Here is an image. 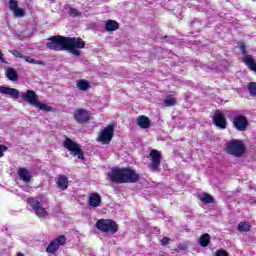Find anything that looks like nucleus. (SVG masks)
I'll return each instance as SVG.
<instances>
[{
    "mask_svg": "<svg viewBox=\"0 0 256 256\" xmlns=\"http://www.w3.org/2000/svg\"><path fill=\"white\" fill-rule=\"evenodd\" d=\"M47 49L52 51H70L75 57H79L81 52L77 49L85 48V41L79 37H65L61 35L48 38Z\"/></svg>",
    "mask_w": 256,
    "mask_h": 256,
    "instance_id": "f257e3e1",
    "label": "nucleus"
},
{
    "mask_svg": "<svg viewBox=\"0 0 256 256\" xmlns=\"http://www.w3.org/2000/svg\"><path fill=\"white\" fill-rule=\"evenodd\" d=\"M108 179L111 183H136L139 181V174L130 168H111L108 172Z\"/></svg>",
    "mask_w": 256,
    "mask_h": 256,
    "instance_id": "f03ea898",
    "label": "nucleus"
},
{
    "mask_svg": "<svg viewBox=\"0 0 256 256\" xmlns=\"http://www.w3.org/2000/svg\"><path fill=\"white\" fill-rule=\"evenodd\" d=\"M95 227L98 231H101V233H111V235H115V233L119 231V225L111 219H99L97 220Z\"/></svg>",
    "mask_w": 256,
    "mask_h": 256,
    "instance_id": "7ed1b4c3",
    "label": "nucleus"
},
{
    "mask_svg": "<svg viewBox=\"0 0 256 256\" xmlns=\"http://www.w3.org/2000/svg\"><path fill=\"white\" fill-rule=\"evenodd\" d=\"M63 147L67 149V151L70 152V155H73L74 157H78V159H85V152H83V149L81 148V145L79 143L73 141L71 138H67L63 142Z\"/></svg>",
    "mask_w": 256,
    "mask_h": 256,
    "instance_id": "20e7f679",
    "label": "nucleus"
},
{
    "mask_svg": "<svg viewBox=\"0 0 256 256\" xmlns=\"http://www.w3.org/2000/svg\"><path fill=\"white\" fill-rule=\"evenodd\" d=\"M226 151L234 157H242L245 153V144L241 140H231L226 144Z\"/></svg>",
    "mask_w": 256,
    "mask_h": 256,
    "instance_id": "39448f33",
    "label": "nucleus"
},
{
    "mask_svg": "<svg viewBox=\"0 0 256 256\" xmlns=\"http://www.w3.org/2000/svg\"><path fill=\"white\" fill-rule=\"evenodd\" d=\"M28 205H30L31 209L34 211L36 217L39 219H47L49 217V212L43 208L41 202H39L36 198H29Z\"/></svg>",
    "mask_w": 256,
    "mask_h": 256,
    "instance_id": "423d86ee",
    "label": "nucleus"
},
{
    "mask_svg": "<svg viewBox=\"0 0 256 256\" xmlns=\"http://www.w3.org/2000/svg\"><path fill=\"white\" fill-rule=\"evenodd\" d=\"M114 133H115V124H109L101 131L97 141L102 145H109V143H111V139H113Z\"/></svg>",
    "mask_w": 256,
    "mask_h": 256,
    "instance_id": "0eeeda50",
    "label": "nucleus"
},
{
    "mask_svg": "<svg viewBox=\"0 0 256 256\" xmlns=\"http://www.w3.org/2000/svg\"><path fill=\"white\" fill-rule=\"evenodd\" d=\"M240 51L244 54V57L242 58L244 65H246L250 71L256 73V61L252 55L247 54V50H245V43H240Z\"/></svg>",
    "mask_w": 256,
    "mask_h": 256,
    "instance_id": "6e6552de",
    "label": "nucleus"
},
{
    "mask_svg": "<svg viewBox=\"0 0 256 256\" xmlns=\"http://www.w3.org/2000/svg\"><path fill=\"white\" fill-rule=\"evenodd\" d=\"M67 243V237L65 235L58 236L54 239L50 245L46 248L47 253H56L59 248Z\"/></svg>",
    "mask_w": 256,
    "mask_h": 256,
    "instance_id": "1a4fd4ad",
    "label": "nucleus"
},
{
    "mask_svg": "<svg viewBox=\"0 0 256 256\" xmlns=\"http://www.w3.org/2000/svg\"><path fill=\"white\" fill-rule=\"evenodd\" d=\"M232 123L233 127L236 128L237 131H247V127H249V121L244 115L234 117Z\"/></svg>",
    "mask_w": 256,
    "mask_h": 256,
    "instance_id": "9d476101",
    "label": "nucleus"
},
{
    "mask_svg": "<svg viewBox=\"0 0 256 256\" xmlns=\"http://www.w3.org/2000/svg\"><path fill=\"white\" fill-rule=\"evenodd\" d=\"M21 98L23 101L29 103V105H32L33 107H35L39 101V96L33 90H27L25 93H22Z\"/></svg>",
    "mask_w": 256,
    "mask_h": 256,
    "instance_id": "9b49d317",
    "label": "nucleus"
},
{
    "mask_svg": "<svg viewBox=\"0 0 256 256\" xmlns=\"http://www.w3.org/2000/svg\"><path fill=\"white\" fill-rule=\"evenodd\" d=\"M213 123L216 127H219V129H227V118H225V115L221 110H217L214 113Z\"/></svg>",
    "mask_w": 256,
    "mask_h": 256,
    "instance_id": "f8f14e48",
    "label": "nucleus"
},
{
    "mask_svg": "<svg viewBox=\"0 0 256 256\" xmlns=\"http://www.w3.org/2000/svg\"><path fill=\"white\" fill-rule=\"evenodd\" d=\"M73 117L77 123H87L91 119V114L85 109H78L74 111Z\"/></svg>",
    "mask_w": 256,
    "mask_h": 256,
    "instance_id": "ddd939ff",
    "label": "nucleus"
},
{
    "mask_svg": "<svg viewBox=\"0 0 256 256\" xmlns=\"http://www.w3.org/2000/svg\"><path fill=\"white\" fill-rule=\"evenodd\" d=\"M9 53L14 55V57H17L18 59H25L26 63H31L32 65H42L45 66V62L41 60H35L29 56L23 55L21 52L18 50H9Z\"/></svg>",
    "mask_w": 256,
    "mask_h": 256,
    "instance_id": "4468645a",
    "label": "nucleus"
},
{
    "mask_svg": "<svg viewBox=\"0 0 256 256\" xmlns=\"http://www.w3.org/2000/svg\"><path fill=\"white\" fill-rule=\"evenodd\" d=\"M151 164L149 165L152 171H159V165H161V153L157 150L150 152Z\"/></svg>",
    "mask_w": 256,
    "mask_h": 256,
    "instance_id": "2eb2a0df",
    "label": "nucleus"
},
{
    "mask_svg": "<svg viewBox=\"0 0 256 256\" xmlns=\"http://www.w3.org/2000/svg\"><path fill=\"white\" fill-rule=\"evenodd\" d=\"M8 7L14 14V17H25V10L23 8H19L18 0H9Z\"/></svg>",
    "mask_w": 256,
    "mask_h": 256,
    "instance_id": "dca6fc26",
    "label": "nucleus"
},
{
    "mask_svg": "<svg viewBox=\"0 0 256 256\" xmlns=\"http://www.w3.org/2000/svg\"><path fill=\"white\" fill-rule=\"evenodd\" d=\"M88 205L93 209H97L101 205V194L94 192L89 195Z\"/></svg>",
    "mask_w": 256,
    "mask_h": 256,
    "instance_id": "f3484780",
    "label": "nucleus"
},
{
    "mask_svg": "<svg viewBox=\"0 0 256 256\" xmlns=\"http://www.w3.org/2000/svg\"><path fill=\"white\" fill-rule=\"evenodd\" d=\"M0 93L2 95H9L12 99H19V90L15 88L0 86Z\"/></svg>",
    "mask_w": 256,
    "mask_h": 256,
    "instance_id": "a211bd4d",
    "label": "nucleus"
},
{
    "mask_svg": "<svg viewBox=\"0 0 256 256\" xmlns=\"http://www.w3.org/2000/svg\"><path fill=\"white\" fill-rule=\"evenodd\" d=\"M17 173L21 181L24 183H31V172H29L27 169L19 168Z\"/></svg>",
    "mask_w": 256,
    "mask_h": 256,
    "instance_id": "6ab92c4d",
    "label": "nucleus"
},
{
    "mask_svg": "<svg viewBox=\"0 0 256 256\" xmlns=\"http://www.w3.org/2000/svg\"><path fill=\"white\" fill-rule=\"evenodd\" d=\"M137 125L141 127V129H149L151 127V121L147 116H138L137 119Z\"/></svg>",
    "mask_w": 256,
    "mask_h": 256,
    "instance_id": "aec40b11",
    "label": "nucleus"
},
{
    "mask_svg": "<svg viewBox=\"0 0 256 256\" xmlns=\"http://www.w3.org/2000/svg\"><path fill=\"white\" fill-rule=\"evenodd\" d=\"M57 185L59 189H61L62 191H65L67 187H69V179H67V176L65 175L59 176L57 180Z\"/></svg>",
    "mask_w": 256,
    "mask_h": 256,
    "instance_id": "412c9836",
    "label": "nucleus"
},
{
    "mask_svg": "<svg viewBox=\"0 0 256 256\" xmlns=\"http://www.w3.org/2000/svg\"><path fill=\"white\" fill-rule=\"evenodd\" d=\"M76 87L79 91H89L91 85L89 84V81L81 79L77 82Z\"/></svg>",
    "mask_w": 256,
    "mask_h": 256,
    "instance_id": "4be33fe9",
    "label": "nucleus"
},
{
    "mask_svg": "<svg viewBox=\"0 0 256 256\" xmlns=\"http://www.w3.org/2000/svg\"><path fill=\"white\" fill-rule=\"evenodd\" d=\"M5 75L10 81H17V79H19V75H17V72L13 68H7Z\"/></svg>",
    "mask_w": 256,
    "mask_h": 256,
    "instance_id": "5701e85b",
    "label": "nucleus"
},
{
    "mask_svg": "<svg viewBox=\"0 0 256 256\" xmlns=\"http://www.w3.org/2000/svg\"><path fill=\"white\" fill-rule=\"evenodd\" d=\"M105 29L108 32H110V31H117V29H119V22H117L115 20H108L106 22Z\"/></svg>",
    "mask_w": 256,
    "mask_h": 256,
    "instance_id": "b1692460",
    "label": "nucleus"
},
{
    "mask_svg": "<svg viewBox=\"0 0 256 256\" xmlns=\"http://www.w3.org/2000/svg\"><path fill=\"white\" fill-rule=\"evenodd\" d=\"M251 230V224L249 222H240L238 224V231L240 233H247V231Z\"/></svg>",
    "mask_w": 256,
    "mask_h": 256,
    "instance_id": "393cba45",
    "label": "nucleus"
},
{
    "mask_svg": "<svg viewBox=\"0 0 256 256\" xmlns=\"http://www.w3.org/2000/svg\"><path fill=\"white\" fill-rule=\"evenodd\" d=\"M34 107H37L38 109H40V111H45L46 113H49V111H52L53 109L51 108V106L39 101L38 103H36V105H34Z\"/></svg>",
    "mask_w": 256,
    "mask_h": 256,
    "instance_id": "a878e982",
    "label": "nucleus"
},
{
    "mask_svg": "<svg viewBox=\"0 0 256 256\" xmlns=\"http://www.w3.org/2000/svg\"><path fill=\"white\" fill-rule=\"evenodd\" d=\"M199 199H200V201H202V203H213V196H211L208 193L200 194Z\"/></svg>",
    "mask_w": 256,
    "mask_h": 256,
    "instance_id": "bb28decb",
    "label": "nucleus"
},
{
    "mask_svg": "<svg viewBox=\"0 0 256 256\" xmlns=\"http://www.w3.org/2000/svg\"><path fill=\"white\" fill-rule=\"evenodd\" d=\"M211 241V238L209 237V234H204L200 237L199 243L201 247H207Z\"/></svg>",
    "mask_w": 256,
    "mask_h": 256,
    "instance_id": "cd10ccee",
    "label": "nucleus"
},
{
    "mask_svg": "<svg viewBox=\"0 0 256 256\" xmlns=\"http://www.w3.org/2000/svg\"><path fill=\"white\" fill-rule=\"evenodd\" d=\"M175 103H177V101L175 100V97H173V96H168L164 100L165 107H173V105H175Z\"/></svg>",
    "mask_w": 256,
    "mask_h": 256,
    "instance_id": "c85d7f7f",
    "label": "nucleus"
},
{
    "mask_svg": "<svg viewBox=\"0 0 256 256\" xmlns=\"http://www.w3.org/2000/svg\"><path fill=\"white\" fill-rule=\"evenodd\" d=\"M248 91L252 97L256 96V83L255 82L248 83Z\"/></svg>",
    "mask_w": 256,
    "mask_h": 256,
    "instance_id": "c756f323",
    "label": "nucleus"
},
{
    "mask_svg": "<svg viewBox=\"0 0 256 256\" xmlns=\"http://www.w3.org/2000/svg\"><path fill=\"white\" fill-rule=\"evenodd\" d=\"M68 13L70 17H81V15H83V12L77 10L76 8H70Z\"/></svg>",
    "mask_w": 256,
    "mask_h": 256,
    "instance_id": "7c9ffc66",
    "label": "nucleus"
},
{
    "mask_svg": "<svg viewBox=\"0 0 256 256\" xmlns=\"http://www.w3.org/2000/svg\"><path fill=\"white\" fill-rule=\"evenodd\" d=\"M216 256H229V253H227L225 250H217Z\"/></svg>",
    "mask_w": 256,
    "mask_h": 256,
    "instance_id": "2f4dec72",
    "label": "nucleus"
},
{
    "mask_svg": "<svg viewBox=\"0 0 256 256\" xmlns=\"http://www.w3.org/2000/svg\"><path fill=\"white\" fill-rule=\"evenodd\" d=\"M5 151H7V146L0 145V157H3Z\"/></svg>",
    "mask_w": 256,
    "mask_h": 256,
    "instance_id": "473e14b6",
    "label": "nucleus"
},
{
    "mask_svg": "<svg viewBox=\"0 0 256 256\" xmlns=\"http://www.w3.org/2000/svg\"><path fill=\"white\" fill-rule=\"evenodd\" d=\"M169 241H171V239H169L168 237H164L161 240L162 245H169Z\"/></svg>",
    "mask_w": 256,
    "mask_h": 256,
    "instance_id": "72a5a7b5",
    "label": "nucleus"
},
{
    "mask_svg": "<svg viewBox=\"0 0 256 256\" xmlns=\"http://www.w3.org/2000/svg\"><path fill=\"white\" fill-rule=\"evenodd\" d=\"M0 63H6L5 58L3 57V52L0 51Z\"/></svg>",
    "mask_w": 256,
    "mask_h": 256,
    "instance_id": "f704fd0d",
    "label": "nucleus"
},
{
    "mask_svg": "<svg viewBox=\"0 0 256 256\" xmlns=\"http://www.w3.org/2000/svg\"><path fill=\"white\" fill-rule=\"evenodd\" d=\"M17 256H24V255H23V253L18 252V253H17Z\"/></svg>",
    "mask_w": 256,
    "mask_h": 256,
    "instance_id": "c9c22d12",
    "label": "nucleus"
}]
</instances>
